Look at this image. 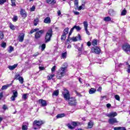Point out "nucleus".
Masks as SVG:
<instances>
[{"label":"nucleus","instance_id":"1","mask_svg":"<svg viewBox=\"0 0 130 130\" xmlns=\"http://www.w3.org/2000/svg\"><path fill=\"white\" fill-rule=\"evenodd\" d=\"M44 124V122L41 120H35L33 122L34 129H39L42 124Z\"/></svg>","mask_w":130,"mask_h":130},{"label":"nucleus","instance_id":"2","mask_svg":"<svg viewBox=\"0 0 130 130\" xmlns=\"http://www.w3.org/2000/svg\"><path fill=\"white\" fill-rule=\"evenodd\" d=\"M66 74V68H61L58 71L57 78V79H60L63 76H65Z\"/></svg>","mask_w":130,"mask_h":130},{"label":"nucleus","instance_id":"3","mask_svg":"<svg viewBox=\"0 0 130 130\" xmlns=\"http://www.w3.org/2000/svg\"><path fill=\"white\" fill-rule=\"evenodd\" d=\"M52 37V29L50 28L47 32L46 34V36L45 38V42L47 43V42H49L50 41V39Z\"/></svg>","mask_w":130,"mask_h":130},{"label":"nucleus","instance_id":"4","mask_svg":"<svg viewBox=\"0 0 130 130\" xmlns=\"http://www.w3.org/2000/svg\"><path fill=\"white\" fill-rule=\"evenodd\" d=\"M62 95L65 100H68L71 98V94H70V92L66 89H64V91L62 92Z\"/></svg>","mask_w":130,"mask_h":130},{"label":"nucleus","instance_id":"5","mask_svg":"<svg viewBox=\"0 0 130 130\" xmlns=\"http://www.w3.org/2000/svg\"><path fill=\"white\" fill-rule=\"evenodd\" d=\"M44 33V30L43 29L37 31L35 36V38H36V39H39V38H40L41 37V35Z\"/></svg>","mask_w":130,"mask_h":130},{"label":"nucleus","instance_id":"6","mask_svg":"<svg viewBox=\"0 0 130 130\" xmlns=\"http://www.w3.org/2000/svg\"><path fill=\"white\" fill-rule=\"evenodd\" d=\"M13 95L11 97L10 99L11 101H15L16 98L18 97V91L17 90H13L12 91Z\"/></svg>","mask_w":130,"mask_h":130},{"label":"nucleus","instance_id":"7","mask_svg":"<svg viewBox=\"0 0 130 130\" xmlns=\"http://www.w3.org/2000/svg\"><path fill=\"white\" fill-rule=\"evenodd\" d=\"M68 103L69 105L73 106L74 105H76L77 102L76 101V99L75 98H71L69 100H68Z\"/></svg>","mask_w":130,"mask_h":130},{"label":"nucleus","instance_id":"8","mask_svg":"<svg viewBox=\"0 0 130 130\" xmlns=\"http://www.w3.org/2000/svg\"><path fill=\"white\" fill-rule=\"evenodd\" d=\"M20 14L23 19H25V18H27V12H26L25 10L21 9L20 11Z\"/></svg>","mask_w":130,"mask_h":130},{"label":"nucleus","instance_id":"9","mask_svg":"<svg viewBox=\"0 0 130 130\" xmlns=\"http://www.w3.org/2000/svg\"><path fill=\"white\" fill-rule=\"evenodd\" d=\"M91 51L92 52H94V53H96V54H99L101 52V49H100L98 47H95L91 49Z\"/></svg>","mask_w":130,"mask_h":130},{"label":"nucleus","instance_id":"10","mask_svg":"<svg viewBox=\"0 0 130 130\" xmlns=\"http://www.w3.org/2000/svg\"><path fill=\"white\" fill-rule=\"evenodd\" d=\"M122 49L124 51L127 52V51H129L130 50V45L128 44H125L123 45Z\"/></svg>","mask_w":130,"mask_h":130},{"label":"nucleus","instance_id":"11","mask_svg":"<svg viewBox=\"0 0 130 130\" xmlns=\"http://www.w3.org/2000/svg\"><path fill=\"white\" fill-rule=\"evenodd\" d=\"M25 37V34L21 33L18 37V40L19 42H23L24 41V38Z\"/></svg>","mask_w":130,"mask_h":130},{"label":"nucleus","instance_id":"12","mask_svg":"<svg viewBox=\"0 0 130 130\" xmlns=\"http://www.w3.org/2000/svg\"><path fill=\"white\" fill-rule=\"evenodd\" d=\"M83 25L86 34L90 35V32L88 31V22L87 21L83 22Z\"/></svg>","mask_w":130,"mask_h":130},{"label":"nucleus","instance_id":"13","mask_svg":"<svg viewBox=\"0 0 130 130\" xmlns=\"http://www.w3.org/2000/svg\"><path fill=\"white\" fill-rule=\"evenodd\" d=\"M118 121L116 118H111L109 119V123L110 124H114V123H117Z\"/></svg>","mask_w":130,"mask_h":130},{"label":"nucleus","instance_id":"14","mask_svg":"<svg viewBox=\"0 0 130 130\" xmlns=\"http://www.w3.org/2000/svg\"><path fill=\"white\" fill-rule=\"evenodd\" d=\"M115 116H117V113H116V112H111L107 115V117L110 118H111V117H115Z\"/></svg>","mask_w":130,"mask_h":130},{"label":"nucleus","instance_id":"15","mask_svg":"<svg viewBox=\"0 0 130 130\" xmlns=\"http://www.w3.org/2000/svg\"><path fill=\"white\" fill-rule=\"evenodd\" d=\"M39 102L40 104H41L43 107H44L47 106V103H46V101L45 100L41 99V100H39Z\"/></svg>","mask_w":130,"mask_h":130},{"label":"nucleus","instance_id":"16","mask_svg":"<svg viewBox=\"0 0 130 130\" xmlns=\"http://www.w3.org/2000/svg\"><path fill=\"white\" fill-rule=\"evenodd\" d=\"M46 3L49 5H55L56 1L55 0H46Z\"/></svg>","mask_w":130,"mask_h":130},{"label":"nucleus","instance_id":"17","mask_svg":"<svg viewBox=\"0 0 130 130\" xmlns=\"http://www.w3.org/2000/svg\"><path fill=\"white\" fill-rule=\"evenodd\" d=\"M72 40L74 42H76V41H78V40H81V35H78V36L72 38Z\"/></svg>","mask_w":130,"mask_h":130},{"label":"nucleus","instance_id":"18","mask_svg":"<svg viewBox=\"0 0 130 130\" xmlns=\"http://www.w3.org/2000/svg\"><path fill=\"white\" fill-rule=\"evenodd\" d=\"M44 22L46 23V24H50V23H51V20L50 19V17H46L44 20Z\"/></svg>","mask_w":130,"mask_h":130},{"label":"nucleus","instance_id":"19","mask_svg":"<svg viewBox=\"0 0 130 130\" xmlns=\"http://www.w3.org/2000/svg\"><path fill=\"white\" fill-rule=\"evenodd\" d=\"M16 67H18V64H15L13 66H9L8 67V69H9L10 71H14V70L16 69Z\"/></svg>","mask_w":130,"mask_h":130},{"label":"nucleus","instance_id":"20","mask_svg":"<svg viewBox=\"0 0 130 130\" xmlns=\"http://www.w3.org/2000/svg\"><path fill=\"white\" fill-rule=\"evenodd\" d=\"M98 42H99V41L96 39H94L92 40V41L91 42V44L93 46H96V45H97V43H98Z\"/></svg>","mask_w":130,"mask_h":130},{"label":"nucleus","instance_id":"21","mask_svg":"<svg viewBox=\"0 0 130 130\" xmlns=\"http://www.w3.org/2000/svg\"><path fill=\"white\" fill-rule=\"evenodd\" d=\"M93 125H94V122H93L92 121H90L88 123V128H92V127H93Z\"/></svg>","mask_w":130,"mask_h":130},{"label":"nucleus","instance_id":"22","mask_svg":"<svg viewBox=\"0 0 130 130\" xmlns=\"http://www.w3.org/2000/svg\"><path fill=\"white\" fill-rule=\"evenodd\" d=\"M114 130H126V129H125V127H115L114 128Z\"/></svg>","mask_w":130,"mask_h":130},{"label":"nucleus","instance_id":"23","mask_svg":"<svg viewBox=\"0 0 130 130\" xmlns=\"http://www.w3.org/2000/svg\"><path fill=\"white\" fill-rule=\"evenodd\" d=\"M10 86H11V84H7L5 85H4L2 86V88H1V90H7V89H8V88H9V87H10Z\"/></svg>","mask_w":130,"mask_h":130},{"label":"nucleus","instance_id":"24","mask_svg":"<svg viewBox=\"0 0 130 130\" xmlns=\"http://www.w3.org/2000/svg\"><path fill=\"white\" fill-rule=\"evenodd\" d=\"M95 92H96V89L93 88H90L89 91V94H94V93H95Z\"/></svg>","mask_w":130,"mask_h":130},{"label":"nucleus","instance_id":"25","mask_svg":"<svg viewBox=\"0 0 130 130\" xmlns=\"http://www.w3.org/2000/svg\"><path fill=\"white\" fill-rule=\"evenodd\" d=\"M68 54V53L67 52H64L61 54V58H63L64 59L65 58H67V55Z\"/></svg>","mask_w":130,"mask_h":130},{"label":"nucleus","instance_id":"26","mask_svg":"<svg viewBox=\"0 0 130 130\" xmlns=\"http://www.w3.org/2000/svg\"><path fill=\"white\" fill-rule=\"evenodd\" d=\"M38 23H39V19H38V18H36V19H35L34 22V24L35 26H37V25H38Z\"/></svg>","mask_w":130,"mask_h":130},{"label":"nucleus","instance_id":"27","mask_svg":"<svg viewBox=\"0 0 130 130\" xmlns=\"http://www.w3.org/2000/svg\"><path fill=\"white\" fill-rule=\"evenodd\" d=\"M8 51L9 52V53H12V52L14 51V47H13V46H10Z\"/></svg>","mask_w":130,"mask_h":130},{"label":"nucleus","instance_id":"28","mask_svg":"<svg viewBox=\"0 0 130 130\" xmlns=\"http://www.w3.org/2000/svg\"><path fill=\"white\" fill-rule=\"evenodd\" d=\"M104 21L105 22H109L110 21H111V18L109 16L106 17L104 18Z\"/></svg>","mask_w":130,"mask_h":130},{"label":"nucleus","instance_id":"29","mask_svg":"<svg viewBox=\"0 0 130 130\" xmlns=\"http://www.w3.org/2000/svg\"><path fill=\"white\" fill-rule=\"evenodd\" d=\"M74 30H75V27L73 26L70 30V31L69 32L68 39H70V36H71L73 32H74Z\"/></svg>","mask_w":130,"mask_h":130},{"label":"nucleus","instance_id":"30","mask_svg":"<svg viewBox=\"0 0 130 130\" xmlns=\"http://www.w3.org/2000/svg\"><path fill=\"white\" fill-rule=\"evenodd\" d=\"M59 93V91H58V90H56L53 92L52 96H58Z\"/></svg>","mask_w":130,"mask_h":130},{"label":"nucleus","instance_id":"31","mask_svg":"<svg viewBox=\"0 0 130 130\" xmlns=\"http://www.w3.org/2000/svg\"><path fill=\"white\" fill-rule=\"evenodd\" d=\"M9 27H10V29H11V30H15V29H16V26H15V25L12 24V23H9Z\"/></svg>","mask_w":130,"mask_h":130},{"label":"nucleus","instance_id":"32","mask_svg":"<svg viewBox=\"0 0 130 130\" xmlns=\"http://www.w3.org/2000/svg\"><path fill=\"white\" fill-rule=\"evenodd\" d=\"M72 124L74 126V127H76V126H78V124H80V122L73 121L72 122Z\"/></svg>","mask_w":130,"mask_h":130},{"label":"nucleus","instance_id":"33","mask_svg":"<svg viewBox=\"0 0 130 130\" xmlns=\"http://www.w3.org/2000/svg\"><path fill=\"white\" fill-rule=\"evenodd\" d=\"M69 30H70V28L69 27L66 28L64 30H63V34L67 35L69 34Z\"/></svg>","mask_w":130,"mask_h":130},{"label":"nucleus","instance_id":"34","mask_svg":"<svg viewBox=\"0 0 130 130\" xmlns=\"http://www.w3.org/2000/svg\"><path fill=\"white\" fill-rule=\"evenodd\" d=\"M19 81L20 82V84H23L24 83V78L22 77H19L18 78Z\"/></svg>","mask_w":130,"mask_h":130},{"label":"nucleus","instance_id":"35","mask_svg":"<svg viewBox=\"0 0 130 130\" xmlns=\"http://www.w3.org/2000/svg\"><path fill=\"white\" fill-rule=\"evenodd\" d=\"M126 65L127 66L126 67V68L127 69V73H128L129 74H130V65L128 64V62H126Z\"/></svg>","mask_w":130,"mask_h":130},{"label":"nucleus","instance_id":"36","mask_svg":"<svg viewBox=\"0 0 130 130\" xmlns=\"http://www.w3.org/2000/svg\"><path fill=\"white\" fill-rule=\"evenodd\" d=\"M57 118H61V117H64V114H59L56 116Z\"/></svg>","mask_w":130,"mask_h":130},{"label":"nucleus","instance_id":"37","mask_svg":"<svg viewBox=\"0 0 130 130\" xmlns=\"http://www.w3.org/2000/svg\"><path fill=\"white\" fill-rule=\"evenodd\" d=\"M54 74H49L48 76H47V79L48 80H51V79H52V78H53V77H54Z\"/></svg>","mask_w":130,"mask_h":130},{"label":"nucleus","instance_id":"38","mask_svg":"<svg viewBox=\"0 0 130 130\" xmlns=\"http://www.w3.org/2000/svg\"><path fill=\"white\" fill-rule=\"evenodd\" d=\"M109 14L111 16L113 15V14H114V10L113 9H110L109 10Z\"/></svg>","mask_w":130,"mask_h":130},{"label":"nucleus","instance_id":"39","mask_svg":"<svg viewBox=\"0 0 130 130\" xmlns=\"http://www.w3.org/2000/svg\"><path fill=\"white\" fill-rule=\"evenodd\" d=\"M74 27V29H76V30H77V31H80V30H81V29H82V28H81V27H80V26L75 25Z\"/></svg>","mask_w":130,"mask_h":130},{"label":"nucleus","instance_id":"40","mask_svg":"<svg viewBox=\"0 0 130 130\" xmlns=\"http://www.w3.org/2000/svg\"><path fill=\"white\" fill-rule=\"evenodd\" d=\"M28 95H29V94L28 93L23 94L22 96V99H24V100H26V99H27V96H28Z\"/></svg>","mask_w":130,"mask_h":130},{"label":"nucleus","instance_id":"41","mask_svg":"<svg viewBox=\"0 0 130 130\" xmlns=\"http://www.w3.org/2000/svg\"><path fill=\"white\" fill-rule=\"evenodd\" d=\"M114 98L116 99V100H117V101H120V96H119V95L117 94L115 95Z\"/></svg>","mask_w":130,"mask_h":130},{"label":"nucleus","instance_id":"42","mask_svg":"<svg viewBox=\"0 0 130 130\" xmlns=\"http://www.w3.org/2000/svg\"><path fill=\"white\" fill-rule=\"evenodd\" d=\"M67 35L63 34L61 37V40H66V38H67Z\"/></svg>","mask_w":130,"mask_h":130},{"label":"nucleus","instance_id":"43","mask_svg":"<svg viewBox=\"0 0 130 130\" xmlns=\"http://www.w3.org/2000/svg\"><path fill=\"white\" fill-rule=\"evenodd\" d=\"M121 16H125L126 15V10L125 9H124L121 13Z\"/></svg>","mask_w":130,"mask_h":130},{"label":"nucleus","instance_id":"44","mask_svg":"<svg viewBox=\"0 0 130 130\" xmlns=\"http://www.w3.org/2000/svg\"><path fill=\"white\" fill-rule=\"evenodd\" d=\"M12 7H16V0H11Z\"/></svg>","mask_w":130,"mask_h":130},{"label":"nucleus","instance_id":"45","mask_svg":"<svg viewBox=\"0 0 130 130\" xmlns=\"http://www.w3.org/2000/svg\"><path fill=\"white\" fill-rule=\"evenodd\" d=\"M22 130H27L28 129V126H27V125H22Z\"/></svg>","mask_w":130,"mask_h":130},{"label":"nucleus","instance_id":"46","mask_svg":"<svg viewBox=\"0 0 130 130\" xmlns=\"http://www.w3.org/2000/svg\"><path fill=\"white\" fill-rule=\"evenodd\" d=\"M12 20L13 22H17L18 21V16H14Z\"/></svg>","mask_w":130,"mask_h":130},{"label":"nucleus","instance_id":"47","mask_svg":"<svg viewBox=\"0 0 130 130\" xmlns=\"http://www.w3.org/2000/svg\"><path fill=\"white\" fill-rule=\"evenodd\" d=\"M4 37H5V35H4V32H3L2 31H1L0 39H4Z\"/></svg>","mask_w":130,"mask_h":130},{"label":"nucleus","instance_id":"48","mask_svg":"<svg viewBox=\"0 0 130 130\" xmlns=\"http://www.w3.org/2000/svg\"><path fill=\"white\" fill-rule=\"evenodd\" d=\"M42 51H43L45 49V47H46V45L45 44H43L41 46Z\"/></svg>","mask_w":130,"mask_h":130},{"label":"nucleus","instance_id":"49","mask_svg":"<svg viewBox=\"0 0 130 130\" xmlns=\"http://www.w3.org/2000/svg\"><path fill=\"white\" fill-rule=\"evenodd\" d=\"M74 5L75 6H76V7H78L79 6V0H75Z\"/></svg>","mask_w":130,"mask_h":130},{"label":"nucleus","instance_id":"50","mask_svg":"<svg viewBox=\"0 0 130 130\" xmlns=\"http://www.w3.org/2000/svg\"><path fill=\"white\" fill-rule=\"evenodd\" d=\"M67 126H68L69 128H70V129H74V128H75V127L72 126L71 124H68Z\"/></svg>","mask_w":130,"mask_h":130},{"label":"nucleus","instance_id":"51","mask_svg":"<svg viewBox=\"0 0 130 130\" xmlns=\"http://www.w3.org/2000/svg\"><path fill=\"white\" fill-rule=\"evenodd\" d=\"M2 47H3V48H6V47L7 46V43L5 42H3L1 44Z\"/></svg>","mask_w":130,"mask_h":130},{"label":"nucleus","instance_id":"52","mask_svg":"<svg viewBox=\"0 0 130 130\" xmlns=\"http://www.w3.org/2000/svg\"><path fill=\"white\" fill-rule=\"evenodd\" d=\"M5 3H7V0H0V5H4Z\"/></svg>","mask_w":130,"mask_h":130},{"label":"nucleus","instance_id":"53","mask_svg":"<svg viewBox=\"0 0 130 130\" xmlns=\"http://www.w3.org/2000/svg\"><path fill=\"white\" fill-rule=\"evenodd\" d=\"M19 77H21L20 76V74H16L15 76V80H19Z\"/></svg>","mask_w":130,"mask_h":130},{"label":"nucleus","instance_id":"54","mask_svg":"<svg viewBox=\"0 0 130 130\" xmlns=\"http://www.w3.org/2000/svg\"><path fill=\"white\" fill-rule=\"evenodd\" d=\"M73 13L75 15H76V16H78V15H80V12H78V11H73Z\"/></svg>","mask_w":130,"mask_h":130},{"label":"nucleus","instance_id":"55","mask_svg":"<svg viewBox=\"0 0 130 130\" xmlns=\"http://www.w3.org/2000/svg\"><path fill=\"white\" fill-rule=\"evenodd\" d=\"M55 68H56V66H53L51 69V72L52 73H53V72L55 71Z\"/></svg>","mask_w":130,"mask_h":130},{"label":"nucleus","instance_id":"56","mask_svg":"<svg viewBox=\"0 0 130 130\" xmlns=\"http://www.w3.org/2000/svg\"><path fill=\"white\" fill-rule=\"evenodd\" d=\"M3 109L4 110H7V109H8V107L7 106H6V105H3Z\"/></svg>","mask_w":130,"mask_h":130},{"label":"nucleus","instance_id":"57","mask_svg":"<svg viewBox=\"0 0 130 130\" xmlns=\"http://www.w3.org/2000/svg\"><path fill=\"white\" fill-rule=\"evenodd\" d=\"M30 10L31 12H34V11H35V6H32V7L30 8Z\"/></svg>","mask_w":130,"mask_h":130},{"label":"nucleus","instance_id":"58","mask_svg":"<svg viewBox=\"0 0 130 130\" xmlns=\"http://www.w3.org/2000/svg\"><path fill=\"white\" fill-rule=\"evenodd\" d=\"M4 97V95L3 92L0 93V100H2V99Z\"/></svg>","mask_w":130,"mask_h":130},{"label":"nucleus","instance_id":"59","mask_svg":"<svg viewBox=\"0 0 130 130\" xmlns=\"http://www.w3.org/2000/svg\"><path fill=\"white\" fill-rule=\"evenodd\" d=\"M39 69L40 71H44V70H45L44 67H39Z\"/></svg>","mask_w":130,"mask_h":130},{"label":"nucleus","instance_id":"60","mask_svg":"<svg viewBox=\"0 0 130 130\" xmlns=\"http://www.w3.org/2000/svg\"><path fill=\"white\" fill-rule=\"evenodd\" d=\"M81 10H84V8H83V6H81L78 8V11H81Z\"/></svg>","mask_w":130,"mask_h":130},{"label":"nucleus","instance_id":"61","mask_svg":"<svg viewBox=\"0 0 130 130\" xmlns=\"http://www.w3.org/2000/svg\"><path fill=\"white\" fill-rule=\"evenodd\" d=\"M106 106H107V108H110V107H111V104H107V105H106Z\"/></svg>","mask_w":130,"mask_h":130},{"label":"nucleus","instance_id":"62","mask_svg":"<svg viewBox=\"0 0 130 130\" xmlns=\"http://www.w3.org/2000/svg\"><path fill=\"white\" fill-rule=\"evenodd\" d=\"M102 90V87L101 86H100L99 87V88L98 89V91H100V92H101Z\"/></svg>","mask_w":130,"mask_h":130},{"label":"nucleus","instance_id":"63","mask_svg":"<svg viewBox=\"0 0 130 130\" xmlns=\"http://www.w3.org/2000/svg\"><path fill=\"white\" fill-rule=\"evenodd\" d=\"M38 55H39V53H36V54L33 55L34 57H36V56H38Z\"/></svg>","mask_w":130,"mask_h":130},{"label":"nucleus","instance_id":"64","mask_svg":"<svg viewBox=\"0 0 130 130\" xmlns=\"http://www.w3.org/2000/svg\"><path fill=\"white\" fill-rule=\"evenodd\" d=\"M87 46H91V42H88L87 43Z\"/></svg>","mask_w":130,"mask_h":130}]
</instances>
